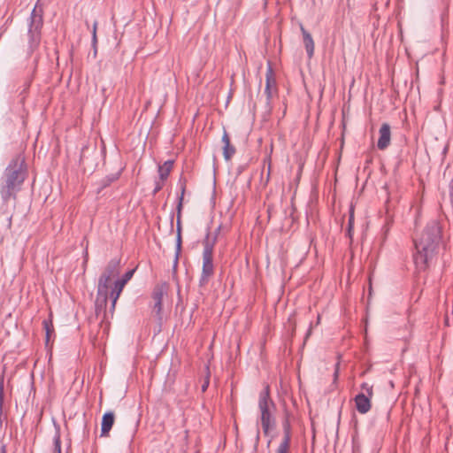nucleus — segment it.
<instances>
[{
    "label": "nucleus",
    "instance_id": "f257e3e1",
    "mask_svg": "<svg viewBox=\"0 0 453 453\" xmlns=\"http://www.w3.org/2000/svg\"><path fill=\"white\" fill-rule=\"evenodd\" d=\"M27 165L21 154L16 155L5 168L0 183V196L4 204L11 199L16 200L17 194L27 177Z\"/></svg>",
    "mask_w": 453,
    "mask_h": 453
},
{
    "label": "nucleus",
    "instance_id": "f03ea898",
    "mask_svg": "<svg viewBox=\"0 0 453 453\" xmlns=\"http://www.w3.org/2000/svg\"><path fill=\"white\" fill-rule=\"evenodd\" d=\"M441 241V226L436 220H431L426 226L421 237L414 241L417 253L413 259L417 268L426 270L429 261L434 257Z\"/></svg>",
    "mask_w": 453,
    "mask_h": 453
},
{
    "label": "nucleus",
    "instance_id": "7ed1b4c3",
    "mask_svg": "<svg viewBox=\"0 0 453 453\" xmlns=\"http://www.w3.org/2000/svg\"><path fill=\"white\" fill-rule=\"evenodd\" d=\"M258 410L260 412V423L265 436L276 428V417L274 412L276 405L270 395V387L266 385L260 392L258 397Z\"/></svg>",
    "mask_w": 453,
    "mask_h": 453
},
{
    "label": "nucleus",
    "instance_id": "20e7f679",
    "mask_svg": "<svg viewBox=\"0 0 453 453\" xmlns=\"http://www.w3.org/2000/svg\"><path fill=\"white\" fill-rule=\"evenodd\" d=\"M43 4L41 0H37L34 9L31 12L28 19V44L31 51L35 50L42 38V28L43 27Z\"/></svg>",
    "mask_w": 453,
    "mask_h": 453
},
{
    "label": "nucleus",
    "instance_id": "39448f33",
    "mask_svg": "<svg viewBox=\"0 0 453 453\" xmlns=\"http://www.w3.org/2000/svg\"><path fill=\"white\" fill-rule=\"evenodd\" d=\"M216 240L217 235H215L214 238L211 241L210 233L208 232L204 240L203 241V267L199 280L200 287L206 285L214 273L213 250Z\"/></svg>",
    "mask_w": 453,
    "mask_h": 453
},
{
    "label": "nucleus",
    "instance_id": "423d86ee",
    "mask_svg": "<svg viewBox=\"0 0 453 453\" xmlns=\"http://www.w3.org/2000/svg\"><path fill=\"white\" fill-rule=\"evenodd\" d=\"M111 280V278H110L108 274H102L99 278L96 300V311L97 314L99 311L106 307Z\"/></svg>",
    "mask_w": 453,
    "mask_h": 453
},
{
    "label": "nucleus",
    "instance_id": "0eeeda50",
    "mask_svg": "<svg viewBox=\"0 0 453 453\" xmlns=\"http://www.w3.org/2000/svg\"><path fill=\"white\" fill-rule=\"evenodd\" d=\"M277 84L276 80L273 76V72L271 67V65L268 66L266 73H265V94L266 96L265 100V107L268 111H272V98L273 96L277 94Z\"/></svg>",
    "mask_w": 453,
    "mask_h": 453
},
{
    "label": "nucleus",
    "instance_id": "6e6552de",
    "mask_svg": "<svg viewBox=\"0 0 453 453\" xmlns=\"http://www.w3.org/2000/svg\"><path fill=\"white\" fill-rule=\"evenodd\" d=\"M134 272H135V269L129 270L121 277V279L115 281L114 287L111 293V313L113 312V311L115 309L116 302H117L118 298L119 297L120 293L122 292L125 285L132 279Z\"/></svg>",
    "mask_w": 453,
    "mask_h": 453
},
{
    "label": "nucleus",
    "instance_id": "1a4fd4ad",
    "mask_svg": "<svg viewBox=\"0 0 453 453\" xmlns=\"http://www.w3.org/2000/svg\"><path fill=\"white\" fill-rule=\"evenodd\" d=\"M186 185H187L186 178L183 176H180V178L179 179V181H178V186L180 187V193L178 196V203H177V207H176V210H177V226H176L177 234H181L180 218H181V211H182V208H183L184 195L186 192Z\"/></svg>",
    "mask_w": 453,
    "mask_h": 453
},
{
    "label": "nucleus",
    "instance_id": "9d476101",
    "mask_svg": "<svg viewBox=\"0 0 453 453\" xmlns=\"http://www.w3.org/2000/svg\"><path fill=\"white\" fill-rule=\"evenodd\" d=\"M380 137L377 142V147L380 150H386L390 144L391 131L390 126L388 123H383L380 128Z\"/></svg>",
    "mask_w": 453,
    "mask_h": 453
},
{
    "label": "nucleus",
    "instance_id": "9b49d317",
    "mask_svg": "<svg viewBox=\"0 0 453 453\" xmlns=\"http://www.w3.org/2000/svg\"><path fill=\"white\" fill-rule=\"evenodd\" d=\"M151 296L154 301L153 311L156 313L157 319L161 320L162 300L164 296L163 288L160 286H156L152 291Z\"/></svg>",
    "mask_w": 453,
    "mask_h": 453
},
{
    "label": "nucleus",
    "instance_id": "f8f14e48",
    "mask_svg": "<svg viewBox=\"0 0 453 453\" xmlns=\"http://www.w3.org/2000/svg\"><path fill=\"white\" fill-rule=\"evenodd\" d=\"M370 396H366L364 393H359L355 396V403L357 411L361 414L367 413L372 407Z\"/></svg>",
    "mask_w": 453,
    "mask_h": 453
},
{
    "label": "nucleus",
    "instance_id": "ddd939ff",
    "mask_svg": "<svg viewBox=\"0 0 453 453\" xmlns=\"http://www.w3.org/2000/svg\"><path fill=\"white\" fill-rule=\"evenodd\" d=\"M223 146V157L226 161H229L236 152V149L231 144L229 134L224 130L222 139Z\"/></svg>",
    "mask_w": 453,
    "mask_h": 453
},
{
    "label": "nucleus",
    "instance_id": "4468645a",
    "mask_svg": "<svg viewBox=\"0 0 453 453\" xmlns=\"http://www.w3.org/2000/svg\"><path fill=\"white\" fill-rule=\"evenodd\" d=\"M115 416L112 411H107L103 415L101 422V436H107L112 428Z\"/></svg>",
    "mask_w": 453,
    "mask_h": 453
},
{
    "label": "nucleus",
    "instance_id": "2eb2a0df",
    "mask_svg": "<svg viewBox=\"0 0 453 453\" xmlns=\"http://www.w3.org/2000/svg\"><path fill=\"white\" fill-rule=\"evenodd\" d=\"M301 32L303 35V44L309 58H311L314 54V42L311 35L301 25Z\"/></svg>",
    "mask_w": 453,
    "mask_h": 453
},
{
    "label": "nucleus",
    "instance_id": "dca6fc26",
    "mask_svg": "<svg viewBox=\"0 0 453 453\" xmlns=\"http://www.w3.org/2000/svg\"><path fill=\"white\" fill-rule=\"evenodd\" d=\"M283 438L281 441L291 442L292 427L290 424V413L286 411L282 419Z\"/></svg>",
    "mask_w": 453,
    "mask_h": 453
},
{
    "label": "nucleus",
    "instance_id": "f3484780",
    "mask_svg": "<svg viewBox=\"0 0 453 453\" xmlns=\"http://www.w3.org/2000/svg\"><path fill=\"white\" fill-rule=\"evenodd\" d=\"M120 174H121V172L119 171L115 173H111V174L105 176L104 178H103L99 182L100 188H99L98 193H100L101 190H103L104 188L109 187L112 182L118 180Z\"/></svg>",
    "mask_w": 453,
    "mask_h": 453
},
{
    "label": "nucleus",
    "instance_id": "a211bd4d",
    "mask_svg": "<svg viewBox=\"0 0 453 453\" xmlns=\"http://www.w3.org/2000/svg\"><path fill=\"white\" fill-rule=\"evenodd\" d=\"M119 259L110 260L103 274H108L110 278L117 275L119 273Z\"/></svg>",
    "mask_w": 453,
    "mask_h": 453
},
{
    "label": "nucleus",
    "instance_id": "6ab92c4d",
    "mask_svg": "<svg viewBox=\"0 0 453 453\" xmlns=\"http://www.w3.org/2000/svg\"><path fill=\"white\" fill-rule=\"evenodd\" d=\"M53 453H63L61 448V434L59 425L55 423V434L53 437Z\"/></svg>",
    "mask_w": 453,
    "mask_h": 453
},
{
    "label": "nucleus",
    "instance_id": "aec40b11",
    "mask_svg": "<svg viewBox=\"0 0 453 453\" xmlns=\"http://www.w3.org/2000/svg\"><path fill=\"white\" fill-rule=\"evenodd\" d=\"M181 243H182L181 234H179L176 236V250H175V258L173 261V269H176V267L178 265L179 257H180V254L181 251Z\"/></svg>",
    "mask_w": 453,
    "mask_h": 453
},
{
    "label": "nucleus",
    "instance_id": "412c9836",
    "mask_svg": "<svg viewBox=\"0 0 453 453\" xmlns=\"http://www.w3.org/2000/svg\"><path fill=\"white\" fill-rule=\"evenodd\" d=\"M4 380H0V429L3 426V404H4Z\"/></svg>",
    "mask_w": 453,
    "mask_h": 453
},
{
    "label": "nucleus",
    "instance_id": "4be33fe9",
    "mask_svg": "<svg viewBox=\"0 0 453 453\" xmlns=\"http://www.w3.org/2000/svg\"><path fill=\"white\" fill-rule=\"evenodd\" d=\"M353 227H354V211H353V209H351L349 211L348 228H347V235L349 236V238L350 240H352Z\"/></svg>",
    "mask_w": 453,
    "mask_h": 453
},
{
    "label": "nucleus",
    "instance_id": "5701e85b",
    "mask_svg": "<svg viewBox=\"0 0 453 453\" xmlns=\"http://www.w3.org/2000/svg\"><path fill=\"white\" fill-rule=\"evenodd\" d=\"M290 443L289 441H281L280 445L275 450V453H290Z\"/></svg>",
    "mask_w": 453,
    "mask_h": 453
},
{
    "label": "nucleus",
    "instance_id": "b1692460",
    "mask_svg": "<svg viewBox=\"0 0 453 453\" xmlns=\"http://www.w3.org/2000/svg\"><path fill=\"white\" fill-rule=\"evenodd\" d=\"M43 326L46 331V342H48L50 338V334L54 332L53 325L50 321L43 320Z\"/></svg>",
    "mask_w": 453,
    "mask_h": 453
},
{
    "label": "nucleus",
    "instance_id": "393cba45",
    "mask_svg": "<svg viewBox=\"0 0 453 453\" xmlns=\"http://www.w3.org/2000/svg\"><path fill=\"white\" fill-rule=\"evenodd\" d=\"M170 173L171 172L167 171V169L165 170V168L158 166V180L165 181Z\"/></svg>",
    "mask_w": 453,
    "mask_h": 453
},
{
    "label": "nucleus",
    "instance_id": "a878e982",
    "mask_svg": "<svg viewBox=\"0 0 453 453\" xmlns=\"http://www.w3.org/2000/svg\"><path fill=\"white\" fill-rule=\"evenodd\" d=\"M164 185H165V181H163L161 180H157L155 181V188L152 191V194L156 195L157 193H158L163 188Z\"/></svg>",
    "mask_w": 453,
    "mask_h": 453
},
{
    "label": "nucleus",
    "instance_id": "bb28decb",
    "mask_svg": "<svg viewBox=\"0 0 453 453\" xmlns=\"http://www.w3.org/2000/svg\"><path fill=\"white\" fill-rule=\"evenodd\" d=\"M96 27H97V21H95L93 24V32H92V45L94 47H96V44L97 42Z\"/></svg>",
    "mask_w": 453,
    "mask_h": 453
},
{
    "label": "nucleus",
    "instance_id": "cd10ccee",
    "mask_svg": "<svg viewBox=\"0 0 453 453\" xmlns=\"http://www.w3.org/2000/svg\"><path fill=\"white\" fill-rule=\"evenodd\" d=\"M158 166L165 168V170L171 172L173 167V160H167L163 165H158Z\"/></svg>",
    "mask_w": 453,
    "mask_h": 453
},
{
    "label": "nucleus",
    "instance_id": "c85d7f7f",
    "mask_svg": "<svg viewBox=\"0 0 453 453\" xmlns=\"http://www.w3.org/2000/svg\"><path fill=\"white\" fill-rule=\"evenodd\" d=\"M361 388L365 390L370 397L372 396V387L369 386L367 383L364 382L361 385Z\"/></svg>",
    "mask_w": 453,
    "mask_h": 453
},
{
    "label": "nucleus",
    "instance_id": "c756f323",
    "mask_svg": "<svg viewBox=\"0 0 453 453\" xmlns=\"http://www.w3.org/2000/svg\"><path fill=\"white\" fill-rule=\"evenodd\" d=\"M339 370H340V363L337 362L334 365V383H336L339 377Z\"/></svg>",
    "mask_w": 453,
    "mask_h": 453
},
{
    "label": "nucleus",
    "instance_id": "7c9ffc66",
    "mask_svg": "<svg viewBox=\"0 0 453 453\" xmlns=\"http://www.w3.org/2000/svg\"><path fill=\"white\" fill-rule=\"evenodd\" d=\"M266 162H268V170H267V175H266V181H268L269 178H270V174H271V157H270L265 158L264 163H266Z\"/></svg>",
    "mask_w": 453,
    "mask_h": 453
},
{
    "label": "nucleus",
    "instance_id": "2f4dec72",
    "mask_svg": "<svg viewBox=\"0 0 453 453\" xmlns=\"http://www.w3.org/2000/svg\"><path fill=\"white\" fill-rule=\"evenodd\" d=\"M209 386V380H207L203 385H202V391L204 392Z\"/></svg>",
    "mask_w": 453,
    "mask_h": 453
},
{
    "label": "nucleus",
    "instance_id": "473e14b6",
    "mask_svg": "<svg viewBox=\"0 0 453 453\" xmlns=\"http://www.w3.org/2000/svg\"><path fill=\"white\" fill-rule=\"evenodd\" d=\"M0 453H7V449L5 444H2L0 447Z\"/></svg>",
    "mask_w": 453,
    "mask_h": 453
},
{
    "label": "nucleus",
    "instance_id": "72a5a7b5",
    "mask_svg": "<svg viewBox=\"0 0 453 453\" xmlns=\"http://www.w3.org/2000/svg\"><path fill=\"white\" fill-rule=\"evenodd\" d=\"M311 333V327L309 328V330L306 334L305 339H307L310 336Z\"/></svg>",
    "mask_w": 453,
    "mask_h": 453
}]
</instances>
